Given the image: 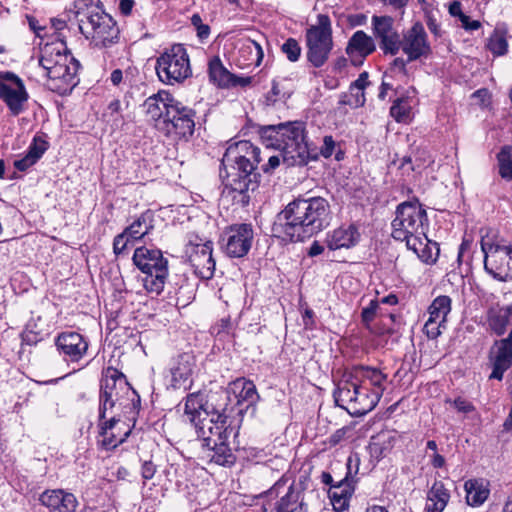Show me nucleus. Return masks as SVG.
I'll use <instances>...</instances> for the list:
<instances>
[{"label": "nucleus", "mask_w": 512, "mask_h": 512, "mask_svg": "<svg viewBox=\"0 0 512 512\" xmlns=\"http://www.w3.org/2000/svg\"><path fill=\"white\" fill-rule=\"evenodd\" d=\"M330 205L323 197L298 198L279 212L272 234L284 241H304L329 225Z\"/></svg>", "instance_id": "1"}, {"label": "nucleus", "mask_w": 512, "mask_h": 512, "mask_svg": "<svg viewBox=\"0 0 512 512\" xmlns=\"http://www.w3.org/2000/svg\"><path fill=\"white\" fill-rule=\"evenodd\" d=\"M228 396L225 393L211 395L205 401L200 392L190 393L184 401L183 418L194 426L203 441V446H216L219 441H227L232 429L227 424Z\"/></svg>", "instance_id": "2"}, {"label": "nucleus", "mask_w": 512, "mask_h": 512, "mask_svg": "<svg viewBox=\"0 0 512 512\" xmlns=\"http://www.w3.org/2000/svg\"><path fill=\"white\" fill-rule=\"evenodd\" d=\"M429 225L428 216L423 205L417 200L400 203L392 220L391 236L394 240L405 242L408 250L427 264L436 262L439 256V245L427 238L426 229Z\"/></svg>", "instance_id": "3"}, {"label": "nucleus", "mask_w": 512, "mask_h": 512, "mask_svg": "<svg viewBox=\"0 0 512 512\" xmlns=\"http://www.w3.org/2000/svg\"><path fill=\"white\" fill-rule=\"evenodd\" d=\"M261 160L260 149L246 140L230 144L223 155L221 166L226 172V185L240 194L239 201L243 206L250 202L249 192L259 186Z\"/></svg>", "instance_id": "4"}, {"label": "nucleus", "mask_w": 512, "mask_h": 512, "mask_svg": "<svg viewBox=\"0 0 512 512\" xmlns=\"http://www.w3.org/2000/svg\"><path fill=\"white\" fill-rule=\"evenodd\" d=\"M259 133L267 147L281 150L292 165L303 166L318 157L316 148L306 140L305 124L301 121L263 126Z\"/></svg>", "instance_id": "5"}, {"label": "nucleus", "mask_w": 512, "mask_h": 512, "mask_svg": "<svg viewBox=\"0 0 512 512\" xmlns=\"http://www.w3.org/2000/svg\"><path fill=\"white\" fill-rule=\"evenodd\" d=\"M380 390L370 392L367 385L360 384L347 374L340 379L333 392L337 406L345 409L352 416H362L378 404Z\"/></svg>", "instance_id": "6"}, {"label": "nucleus", "mask_w": 512, "mask_h": 512, "mask_svg": "<svg viewBox=\"0 0 512 512\" xmlns=\"http://www.w3.org/2000/svg\"><path fill=\"white\" fill-rule=\"evenodd\" d=\"M134 265L145 274L143 286L148 293L159 295L165 286L169 270L168 260L160 249L145 246L135 249L132 257Z\"/></svg>", "instance_id": "7"}, {"label": "nucleus", "mask_w": 512, "mask_h": 512, "mask_svg": "<svg viewBox=\"0 0 512 512\" xmlns=\"http://www.w3.org/2000/svg\"><path fill=\"white\" fill-rule=\"evenodd\" d=\"M156 73L161 82L174 85L184 82L192 75L189 55L182 44L166 49L156 61Z\"/></svg>", "instance_id": "8"}, {"label": "nucleus", "mask_w": 512, "mask_h": 512, "mask_svg": "<svg viewBox=\"0 0 512 512\" xmlns=\"http://www.w3.org/2000/svg\"><path fill=\"white\" fill-rule=\"evenodd\" d=\"M484 268L494 279L507 282L512 279V246L493 241L488 236L481 239Z\"/></svg>", "instance_id": "9"}, {"label": "nucleus", "mask_w": 512, "mask_h": 512, "mask_svg": "<svg viewBox=\"0 0 512 512\" xmlns=\"http://www.w3.org/2000/svg\"><path fill=\"white\" fill-rule=\"evenodd\" d=\"M307 59L316 68L323 66L333 48L330 19L326 15L318 16V24L306 31Z\"/></svg>", "instance_id": "10"}, {"label": "nucleus", "mask_w": 512, "mask_h": 512, "mask_svg": "<svg viewBox=\"0 0 512 512\" xmlns=\"http://www.w3.org/2000/svg\"><path fill=\"white\" fill-rule=\"evenodd\" d=\"M265 497L261 512H304L306 505L303 499V490L300 486L291 483L286 486V481H278L270 488Z\"/></svg>", "instance_id": "11"}, {"label": "nucleus", "mask_w": 512, "mask_h": 512, "mask_svg": "<svg viewBox=\"0 0 512 512\" xmlns=\"http://www.w3.org/2000/svg\"><path fill=\"white\" fill-rule=\"evenodd\" d=\"M213 243L199 235L190 233L185 244V256L194 273L203 280H210L215 273L216 263L212 256Z\"/></svg>", "instance_id": "12"}, {"label": "nucleus", "mask_w": 512, "mask_h": 512, "mask_svg": "<svg viewBox=\"0 0 512 512\" xmlns=\"http://www.w3.org/2000/svg\"><path fill=\"white\" fill-rule=\"evenodd\" d=\"M195 111L177 101L174 107H170L165 121L157 123V128L167 137L173 140L187 141L194 133Z\"/></svg>", "instance_id": "13"}, {"label": "nucleus", "mask_w": 512, "mask_h": 512, "mask_svg": "<svg viewBox=\"0 0 512 512\" xmlns=\"http://www.w3.org/2000/svg\"><path fill=\"white\" fill-rule=\"evenodd\" d=\"M85 23L80 31L96 47L109 48L118 42L119 28L114 19L103 10L97 15H91L90 20Z\"/></svg>", "instance_id": "14"}, {"label": "nucleus", "mask_w": 512, "mask_h": 512, "mask_svg": "<svg viewBox=\"0 0 512 512\" xmlns=\"http://www.w3.org/2000/svg\"><path fill=\"white\" fill-rule=\"evenodd\" d=\"M29 99L23 80L10 71H0V100L8 107L13 116H18L25 110Z\"/></svg>", "instance_id": "15"}, {"label": "nucleus", "mask_w": 512, "mask_h": 512, "mask_svg": "<svg viewBox=\"0 0 512 512\" xmlns=\"http://www.w3.org/2000/svg\"><path fill=\"white\" fill-rule=\"evenodd\" d=\"M254 240L251 224L240 223L229 226L223 237V248L231 258H241L248 254Z\"/></svg>", "instance_id": "16"}, {"label": "nucleus", "mask_w": 512, "mask_h": 512, "mask_svg": "<svg viewBox=\"0 0 512 512\" xmlns=\"http://www.w3.org/2000/svg\"><path fill=\"white\" fill-rule=\"evenodd\" d=\"M400 43V49L407 55V61L426 58L432 51L427 33L420 22L414 23L411 28L403 32Z\"/></svg>", "instance_id": "17"}, {"label": "nucleus", "mask_w": 512, "mask_h": 512, "mask_svg": "<svg viewBox=\"0 0 512 512\" xmlns=\"http://www.w3.org/2000/svg\"><path fill=\"white\" fill-rule=\"evenodd\" d=\"M55 346L64 361L78 363L86 356L89 344L82 334L65 331L57 335Z\"/></svg>", "instance_id": "18"}, {"label": "nucleus", "mask_w": 512, "mask_h": 512, "mask_svg": "<svg viewBox=\"0 0 512 512\" xmlns=\"http://www.w3.org/2000/svg\"><path fill=\"white\" fill-rule=\"evenodd\" d=\"M79 62L73 59L70 63H61L51 69H44L49 79V88L60 95L70 93L77 85V72L79 69Z\"/></svg>", "instance_id": "19"}, {"label": "nucleus", "mask_w": 512, "mask_h": 512, "mask_svg": "<svg viewBox=\"0 0 512 512\" xmlns=\"http://www.w3.org/2000/svg\"><path fill=\"white\" fill-rule=\"evenodd\" d=\"M372 30L384 54L396 55L400 50V35L394 28V20L390 16H376L371 20Z\"/></svg>", "instance_id": "20"}, {"label": "nucleus", "mask_w": 512, "mask_h": 512, "mask_svg": "<svg viewBox=\"0 0 512 512\" xmlns=\"http://www.w3.org/2000/svg\"><path fill=\"white\" fill-rule=\"evenodd\" d=\"M360 459L357 454L351 455L347 459V469L348 472L345 478L341 479L335 485H332L329 489V498L333 509L337 512H342L347 509L349 505V500L354 491L353 480L351 478V470L352 466L356 467L358 470ZM357 471H355L356 473Z\"/></svg>", "instance_id": "21"}, {"label": "nucleus", "mask_w": 512, "mask_h": 512, "mask_svg": "<svg viewBox=\"0 0 512 512\" xmlns=\"http://www.w3.org/2000/svg\"><path fill=\"white\" fill-rule=\"evenodd\" d=\"M100 393L102 397H108L120 405L123 404L121 399L124 394H132L138 397L136 391L131 389L125 375L113 367H108L104 371L101 379Z\"/></svg>", "instance_id": "22"}, {"label": "nucleus", "mask_w": 512, "mask_h": 512, "mask_svg": "<svg viewBox=\"0 0 512 512\" xmlns=\"http://www.w3.org/2000/svg\"><path fill=\"white\" fill-rule=\"evenodd\" d=\"M196 367L195 357L191 353H182L174 358L170 364L171 385L179 389L191 383V376Z\"/></svg>", "instance_id": "23"}, {"label": "nucleus", "mask_w": 512, "mask_h": 512, "mask_svg": "<svg viewBox=\"0 0 512 512\" xmlns=\"http://www.w3.org/2000/svg\"><path fill=\"white\" fill-rule=\"evenodd\" d=\"M39 500L43 506L54 512H75L78 506L75 495L63 489L46 490Z\"/></svg>", "instance_id": "24"}, {"label": "nucleus", "mask_w": 512, "mask_h": 512, "mask_svg": "<svg viewBox=\"0 0 512 512\" xmlns=\"http://www.w3.org/2000/svg\"><path fill=\"white\" fill-rule=\"evenodd\" d=\"M356 382L367 385L370 388V392H377L380 390L379 398L382 397L384 390L386 389L387 375L381 370L369 367V366H355L349 373H346Z\"/></svg>", "instance_id": "25"}, {"label": "nucleus", "mask_w": 512, "mask_h": 512, "mask_svg": "<svg viewBox=\"0 0 512 512\" xmlns=\"http://www.w3.org/2000/svg\"><path fill=\"white\" fill-rule=\"evenodd\" d=\"M376 49L374 40L364 31H356L349 39L346 47V53L354 65H359L363 59L373 53Z\"/></svg>", "instance_id": "26"}, {"label": "nucleus", "mask_w": 512, "mask_h": 512, "mask_svg": "<svg viewBox=\"0 0 512 512\" xmlns=\"http://www.w3.org/2000/svg\"><path fill=\"white\" fill-rule=\"evenodd\" d=\"M75 59L67 52V47L63 41L46 43L41 48L39 64L43 69H51L64 63H70Z\"/></svg>", "instance_id": "27"}, {"label": "nucleus", "mask_w": 512, "mask_h": 512, "mask_svg": "<svg viewBox=\"0 0 512 512\" xmlns=\"http://www.w3.org/2000/svg\"><path fill=\"white\" fill-rule=\"evenodd\" d=\"M489 359L492 364L489 378L502 380L505 371L512 365V348L497 340L490 349Z\"/></svg>", "instance_id": "28"}, {"label": "nucleus", "mask_w": 512, "mask_h": 512, "mask_svg": "<svg viewBox=\"0 0 512 512\" xmlns=\"http://www.w3.org/2000/svg\"><path fill=\"white\" fill-rule=\"evenodd\" d=\"M176 103L177 100L170 93L161 91L148 97L143 106L147 115L159 123L166 120L168 110H170V107H174Z\"/></svg>", "instance_id": "29"}, {"label": "nucleus", "mask_w": 512, "mask_h": 512, "mask_svg": "<svg viewBox=\"0 0 512 512\" xmlns=\"http://www.w3.org/2000/svg\"><path fill=\"white\" fill-rule=\"evenodd\" d=\"M359 233L355 226L340 227L326 236V245L330 250L349 248L357 243Z\"/></svg>", "instance_id": "30"}, {"label": "nucleus", "mask_w": 512, "mask_h": 512, "mask_svg": "<svg viewBox=\"0 0 512 512\" xmlns=\"http://www.w3.org/2000/svg\"><path fill=\"white\" fill-rule=\"evenodd\" d=\"M512 317V305L504 307H492L487 312V324L489 329L497 336L503 335Z\"/></svg>", "instance_id": "31"}, {"label": "nucleus", "mask_w": 512, "mask_h": 512, "mask_svg": "<svg viewBox=\"0 0 512 512\" xmlns=\"http://www.w3.org/2000/svg\"><path fill=\"white\" fill-rule=\"evenodd\" d=\"M466 501L470 506L482 505L489 496V489L481 479H470L465 482Z\"/></svg>", "instance_id": "32"}, {"label": "nucleus", "mask_w": 512, "mask_h": 512, "mask_svg": "<svg viewBox=\"0 0 512 512\" xmlns=\"http://www.w3.org/2000/svg\"><path fill=\"white\" fill-rule=\"evenodd\" d=\"M449 492L441 481H436L428 492V512H442L449 500Z\"/></svg>", "instance_id": "33"}, {"label": "nucleus", "mask_w": 512, "mask_h": 512, "mask_svg": "<svg viewBox=\"0 0 512 512\" xmlns=\"http://www.w3.org/2000/svg\"><path fill=\"white\" fill-rule=\"evenodd\" d=\"M209 77L210 80L217 84L219 87H230L232 80V73H230L222 64L218 57H214L209 62Z\"/></svg>", "instance_id": "34"}, {"label": "nucleus", "mask_w": 512, "mask_h": 512, "mask_svg": "<svg viewBox=\"0 0 512 512\" xmlns=\"http://www.w3.org/2000/svg\"><path fill=\"white\" fill-rule=\"evenodd\" d=\"M152 215L149 212L143 213L130 226L125 228V234H129L132 240H139L153 228Z\"/></svg>", "instance_id": "35"}, {"label": "nucleus", "mask_w": 512, "mask_h": 512, "mask_svg": "<svg viewBox=\"0 0 512 512\" xmlns=\"http://www.w3.org/2000/svg\"><path fill=\"white\" fill-rule=\"evenodd\" d=\"M451 311V298L446 295L436 297L429 306V318L438 320V322H446L447 315Z\"/></svg>", "instance_id": "36"}, {"label": "nucleus", "mask_w": 512, "mask_h": 512, "mask_svg": "<svg viewBox=\"0 0 512 512\" xmlns=\"http://www.w3.org/2000/svg\"><path fill=\"white\" fill-rule=\"evenodd\" d=\"M74 9L78 17L79 29L86 25V21L90 20L91 15H97L102 9L94 0H75Z\"/></svg>", "instance_id": "37"}, {"label": "nucleus", "mask_w": 512, "mask_h": 512, "mask_svg": "<svg viewBox=\"0 0 512 512\" xmlns=\"http://www.w3.org/2000/svg\"><path fill=\"white\" fill-rule=\"evenodd\" d=\"M212 452L210 459L218 465H232L235 461V457L231 449L227 445V441H219L216 446H207Z\"/></svg>", "instance_id": "38"}, {"label": "nucleus", "mask_w": 512, "mask_h": 512, "mask_svg": "<svg viewBox=\"0 0 512 512\" xmlns=\"http://www.w3.org/2000/svg\"><path fill=\"white\" fill-rule=\"evenodd\" d=\"M410 113L411 100L409 97L397 98L390 108V115L397 122H407L410 119Z\"/></svg>", "instance_id": "39"}, {"label": "nucleus", "mask_w": 512, "mask_h": 512, "mask_svg": "<svg viewBox=\"0 0 512 512\" xmlns=\"http://www.w3.org/2000/svg\"><path fill=\"white\" fill-rule=\"evenodd\" d=\"M499 173L502 178L512 179V147L506 146L498 153Z\"/></svg>", "instance_id": "40"}, {"label": "nucleus", "mask_w": 512, "mask_h": 512, "mask_svg": "<svg viewBox=\"0 0 512 512\" xmlns=\"http://www.w3.org/2000/svg\"><path fill=\"white\" fill-rule=\"evenodd\" d=\"M235 385L242 386L241 391L239 392V395H238V397H239L238 402L244 401L248 405H251V404H254L258 400L259 396H258L256 387L252 381L237 380L235 382Z\"/></svg>", "instance_id": "41"}, {"label": "nucleus", "mask_w": 512, "mask_h": 512, "mask_svg": "<svg viewBox=\"0 0 512 512\" xmlns=\"http://www.w3.org/2000/svg\"><path fill=\"white\" fill-rule=\"evenodd\" d=\"M487 47L494 55L502 56L506 54L508 43L504 33L498 30L494 31L489 38Z\"/></svg>", "instance_id": "42"}, {"label": "nucleus", "mask_w": 512, "mask_h": 512, "mask_svg": "<svg viewBox=\"0 0 512 512\" xmlns=\"http://www.w3.org/2000/svg\"><path fill=\"white\" fill-rule=\"evenodd\" d=\"M241 52L248 53L249 55H251L250 60L257 66L260 65L264 56L261 45L257 41L252 39H247L245 41L241 48Z\"/></svg>", "instance_id": "43"}, {"label": "nucleus", "mask_w": 512, "mask_h": 512, "mask_svg": "<svg viewBox=\"0 0 512 512\" xmlns=\"http://www.w3.org/2000/svg\"><path fill=\"white\" fill-rule=\"evenodd\" d=\"M281 50L291 62L297 61L301 55V47L294 38H288L283 43Z\"/></svg>", "instance_id": "44"}, {"label": "nucleus", "mask_w": 512, "mask_h": 512, "mask_svg": "<svg viewBox=\"0 0 512 512\" xmlns=\"http://www.w3.org/2000/svg\"><path fill=\"white\" fill-rule=\"evenodd\" d=\"M131 430H127L122 438H117L114 433H110L109 431L107 434H100V436L103 437L101 440V445L106 450H112L118 447L120 444H122L130 435Z\"/></svg>", "instance_id": "45"}, {"label": "nucleus", "mask_w": 512, "mask_h": 512, "mask_svg": "<svg viewBox=\"0 0 512 512\" xmlns=\"http://www.w3.org/2000/svg\"><path fill=\"white\" fill-rule=\"evenodd\" d=\"M48 148V143L40 137H35L30 144L27 154L36 162L42 157Z\"/></svg>", "instance_id": "46"}, {"label": "nucleus", "mask_w": 512, "mask_h": 512, "mask_svg": "<svg viewBox=\"0 0 512 512\" xmlns=\"http://www.w3.org/2000/svg\"><path fill=\"white\" fill-rule=\"evenodd\" d=\"M191 24L195 28L197 32V37L203 41L207 39L210 35V27L207 24H204L202 18L199 14H193L191 16Z\"/></svg>", "instance_id": "47"}, {"label": "nucleus", "mask_w": 512, "mask_h": 512, "mask_svg": "<svg viewBox=\"0 0 512 512\" xmlns=\"http://www.w3.org/2000/svg\"><path fill=\"white\" fill-rule=\"evenodd\" d=\"M378 309L379 302L377 300H371L369 305L362 309L361 318L365 326L368 327L369 324L375 319Z\"/></svg>", "instance_id": "48"}, {"label": "nucleus", "mask_w": 512, "mask_h": 512, "mask_svg": "<svg viewBox=\"0 0 512 512\" xmlns=\"http://www.w3.org/2000/svg\"><path fill=\"white\" fill-rule=\"evenodd\" d=\"M446 322L428 319L424 325V332L430 339H436L441 334V328H445Z\"/></svg>", "instance_id": "49"}, {"label": "nucleus", "mask_w": 512, "mask_h": 512, "mask_svg": "<svg viewBox=\"0 0 512 512\" xmlns=\"http://www.w3.org/2000/svg\"><path fill=\"white\" fill-rule=\"evenodd\" d=\"M133 241L129 234H125V230L118 234L113 240V251L116 255L124 252L128 244Z\"/></svg>", "instance_id": "50"}, {"label": "nucleus", "mask_w": 512, "mask_h": 512, "mask_svg": "<svg viewBox=\"0 0 512 512\" xmlns=\"http://www.w3.org/2000/svg\"><path fill=\"white\" fill-rule=\"evenodd\" d=\"M116 403L112 401L108 397H102V394L99 395V420H104L106 418V414L109 410H111Z\"/></svg>", "instance_id": "51"}, {"label": "nucleus", "mask_w": 512, "mask_h": 512, "mask_svg": "<svg viewBox=\"0 0 512 512\" xmlns=\"http://www.w3.org/2000/svg\"><path fill=\"white\" fill-rule=\"evenodd\" d=\"M334 148H335V141H334L333 137L330 135L325 136L323 139V145L320 149V154L325 158H329L333 154Z\"/></svg>", "instance_id": "52"}, {"label": "nucleus", "mask_w": 512, "mask_h": 512, "mask_svg": "<svg viewBox=\"0 0 512 512\" xmlns=\"http://www.w3.org/2000/svg\"><path fill=\"white\" fill-rule=\"evenodd\" d=\"M369 84V81H368V73L367 72H362L358 79L355 80L351 85H350V92L351 93H354V90H358V91H361L366 88V86Z\"/></svg>", "instance_id": "53"}, {"label": "nucleus", "mask_w": 512, "mask_h": 512, "mask_svg": "<svg viewBox=\"0 0 512 512\" xmlns=\"http://www.w3.org/2000/svg\"><path fill=\"white\" fill-rule=\"evenodd\" d=\"M462 27L467 31H474L480 28L481 23L478 20H471L466 14H461L460 19Z\"/></svg>", "instance_id": "54"}, {"label": "nucleus", "mask_w": 512, "mask_h": 512, "mask_svg": "<svg viewBox=\"0 0 512 512\" xmlns=\"http://www.w3.org/2000/svg\"><path fill=\"white\" fill-rule=\"evenodd\" d=\"M120 422V418L113 416L108 420H100L99 423V434H107L108 431L112 430L117 423Z\"/></svg>", "instance_id": "55"}, {"label": "nucleus", "mask_w": 512, "mask_h": 512, "mask_svg": "<svg viewBox=\"0 0 512 512\" xmlns=\"http://www.w3.org/2000/svg\"><path fill=\"white\" fill-rule=\"evenodd\" d=\"M156 473V466L152 461H144L141 467V475L144 480H150Z\"/></svg>", "instance_id": "56"}, {"label": "nucleus", "mask_w": 512, "mask_h": 512, "mask_svg": "<svg viewBox=\"0 0 512 512\" xmlns=\"http://www.w3.org/2000/svg\"><path fill=\"white\" fill-rule=\"evenodd\" d=\"M35 163L36 161L26 153L22 159L16 160L14 165L19 171H25Z\"/></svg>", "instance_id": "57"}, {"label": "nucleus", "mask_w": 512, "mask_h": 512, "mask_svg": "<svg viewBox=\"0 0 512 512\" xmlns=\"http://www.w3.org/2000/svg\"><path fill=\"white\" fill-rule=\"evenodd\" d=\"M454 406L459 412L463 413L471 412L474 409L473 405L469 401L462 398L455 399Z\"/></svg>", "instance_id": "58"}, {"label": "nucleus", "mask_w": 512, "mask_h": 512, "mask_svg": "<svg viewBox=\"0 0 512 512\" xmlns=\"http://www.w3.org/2000/svg\"><path fill=\"white\" fill-rule=\"evenodd\" d=\"M251 83H252V77H250V76L242 77V76H236V75L232 74V80H231L230 87H236V86L246 87V86L250 85Z\"/></svg>", "instance_id": "59"}, {"label": "nucleus", "mask_w": 512, "mask_h": 512, "mask_svg": "<svg viewBox=\"0 0 512 512\" xmlns=\"http://www.w3.org/2000/svg\"><path fill=\"white\" fill-rule=\"evenodd\" d=\"M280 165V159L278 156H270L268 162L261 166V169L265 173H270Z\"/></svg>", "instance_id": "60"}, {"label": "nucleus", "mask_w": 512, "mask_h": 512, "mask_svg": "<svg viewBox=\"0 0 512 512\" xmlns=\"http://www.w3.org/2000/svg\"><path fill=\"white\" fill-rule=\"evenodd\" d=\"M427 27L430 30V32L434 34L436 37L441 36L440 25L438 24L437 20L434 17H427Z\"/></svg>", "instance_id": "61"}, {"label": "nucleus", "mask_w": 512, "mask_h": 512, "mask_svg": "<svg viewBox=\"0 0 512 512\" xmlns=\"http://www.w3.org/2000/svg\"><path fill=\"white\" fill-rule=\"evenodd\" d=\"M430 463L434 468H443L446 464V460L444 456L437 453H432L430 455Z\"/></svg>", "instance_id": "62"}, {"label": "nucleus", "mask_w": 512, "mask_h": 512, "mask_svg": "<svg viewBox=\"0 0 512 512\" xmlns=\"http://www.w3.org/2000/svg\"><path fill=\"white\" fill-rule=\"evenodd\" d=\"M355 91H356L355 94L351 93V95L355 97V100L353 102L348 100V101H345V103L354 105L355 107L363 106L365 104L364 91L363 90H361V91L355 90Z\"/></svg>", "instance_id": "63"}, {"label": "nucleus", "mask_w": 512, "mask_h": 512, "mask_svg": "<svg viewBox=\"0 0 512 512\" xmlns=\"http://www.w3.org/2000/svg\"><path fill=\"white\" fill-rule=\"evenodd\" d=\"M41 336L34 332L33 330L30 329V324L27 325V328H26V331L24 333V339L28 342V343H36L38 342L39 340H41Z\"/></svg>", "instance_id": "64"}]
</instances>
